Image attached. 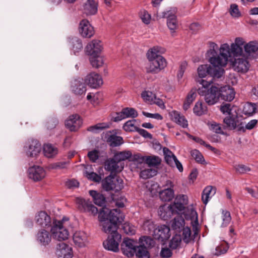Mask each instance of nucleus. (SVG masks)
<instances>
[{
  "instance_id": "obj_48",
  "label": "nucleus",
  "mask_w": 258,
  "mask_h": 258,
  "mask_svg": "<svg viewBox=\"0 0 258 258\" xmlns=\"http://www.w3.org/2000/svg\"><path fill=\"white\" fill-rule=\"evenodd\" d=\"M135 253L138 258L150 257V254L148 249L140 245L137 246V250Z\"/></svg>"
},
{
  "instance_id": "obj_56",
  "label": "nucleus",
  "mask_w": 258,
  "mask_h": 258,
  "mask_svg": "<svg viewBox=\"0 0 258 258\" xmlns=\"http://www.w3.org/2000/svg\"><path fill=\"white\" fill-rule=\"evenodd\" d=\"M122 110L126 118H135L138 115L137 111L133 108L126 107L122 109Z\"/></svg>"
},
{
  "instance_id": "obj_18",
  "label": "nucleus",
  "mask_w": 258,
  "mask_h": 258,
  "mask_svg": "<svg viewBox=\"0 0 258 258\" xmlns=\"http://www.w3.org/2000/svg\"><path fill=\"white\" fill-rule=\"evenodd\" d=\"M52 233L45 229L39 230L36 235V239L41 245L46 246L49 245L52 240Z\"/></svg>"
},
{
  "instance_id": "obj_55",
  "label": "nucleus",
  "mask_w": 258,
  "mask_h": 258,
  "mask_svg": "<svg viewBox=\"0 0 258 258\" xmlns=\"http://www.w3.org/2000/svg\"><path fill=\"white\" fill-rule=\"evenodd\" d=\"M182 239L183 241L186 243H189L192 239L191 237V230L190 228L188 227H183L182 229Z\"/></svg>"
},
{
  "instance_id": "obj_38",
  "label": "nucleus",
  "mask_w": 258,
  "mask_h": 258,
  "mask_svg": "<svg viewBox=\"0 0 258 258\" xmlns=\"http://www.w3.org/2000/svg\"><path fill=\"white\" fill-rule=\"evenodd\" d=\"M110 125V123L109 122L98 123L88 127L87 131L92 133H97L103 130L109 128Z\"/></svg>"
},
{
  "instance_id": "obj_10",
  "label": "nucleus",
  "mask_w": 258,
  "mask_h": 258,
  "mask_svg": "<svg viewBox=\"0 0 258 258\" xmlns=\"http://www.w3.org/2000/svg\"><path fill=\"white\" fill-rule=\"evenodd\" d=\"M41 146L36 140L29 141L24 147V151L28 157H36L40 153Z\"/></svg>"
},
{
  "instance_id": "obj_62",
  "label": "nucleus",
  "mask_w": 258,
  "mask_h": 258,
  "mask_svg": "<svg viewBox=\"0 0 258 258\" xmlns=\"http://www.w3.org/2000/svg\"><path fill=\"white\" fill-rule=\"evenodd\" d=\"M100 156L99 151L94 149L88 153V157L89 160L93 163H95L98 159Z\"/></svg>"
},
{
  "instance_id": "obj_37",
  "label": "nucleus",
  "mask_w": 258,
  "mask_h": 258,
  "mask_svg": "<svg viewBox=\"0 0 258 258\" xmlns=\"http://www.w3.org/2000/svg\"><path fill=\"white\" fill-rule=\"evenodd\" d=\"M107 141L109 143L110 146L112 147L119 146L123 143V139L120 136L112 134L109 135Z\"/></svg>"
},
{
  "instance_id": "obj_2",
  "label": "nucleus",
  "mask_w": 258,
  "mask_h": 258,
  "mask_svg": "<svg viewBox=\"0 0 258 258\" xmlns=\"http://www.w3.org/2000/svg\"><path fill=\"white\" fill-rule=\"evenodd\" d=\"M210 47L211 48L208 51L207 54L209 57V61L212 65V67L223 69L221 68L227 64L229 57V45L227 43L222 44L219 48V54L216 51L218 48L216 43L210 42Z\"/></svg>"
},
{
  "instance_id": "obj_21",
  "label": "nucleus",
  "mask_w": 258,
  "mask_h": 258,
  "mask_svg": "<svg viewBox=\"0 0 258 258\" xmlns=\"http://www.w3.org/2000/svg\"><path fill=\"white\" fill-rule=\"evenodd\" d=\"M56 254L58 258H72V249L63 242L59 243L57 245Z\"/></svg>"
},
{
  "instance_id": "obj_6",
  "label": "nucleus",
  "mask_w": 258,
  "mask_h": 258,
  "mask_svg": "<svg viewBox=\"0 0 258 258\" xmlns=\"http://www.w3.org/2000/svg\"><path fill=\"white\" fill-rule=\"evenodd\" d=\"M53 237L58 240L63 241L68 238L69 232L62 222L53 221V225L51 228Z\"/></svg>"
},
{
  "instance_id": "obj_32",
  "label": "nucleus",
  "mask_w": 258,
  "mask_h": 258,
  "mask_svg": "<svg viewBox=\"0 0 258 258\" xmlns=\"http://www.w3.org/2000/svg\"><path fill=\"white\" fill-rule=\"evenodd\" d=\"M90 195L93 198L94 203L100 207H103L105 205L106 199L103 195L97 192L96 191L91 190L89 191Z\"/></svg>"
},
{
  "instance_id": "obj_46",
  "label": "nucleus",
  "mask_w": 258,
  "mask_h": 258,
  "mask_svg": "<svg viewBox=\"0 0 258 258\" xmlns=\"http://www.w3.org/2000/svg\"><path fill=\"white\" fill-rule=\"evenodd\" d=\"M245 51L250 54L254 53L258 50V42L256 41H250L244 45Z\"/></svg>"
},
{
  "instance_id": "obj_39",
  "label": "nucleus",
  "mask_w": 258,
  "mask_h": 258,
  "mask_svg": "<svg viewBox=\"0 0 258 258\" xmlns=\"http://www.w3.org/2000/svg\"><path fill=\"white\" fill-rule=\"evenodd\" d=\"M91 64L93 68H98L104 64L103 57L100 54L90 56L89 58Z\"/></svg>"
},
{
  "instance_id": "obj_54",
  "label": "nucleus",
  "mask_w": 258,
  "mask_h": 258,
  "mask_svg": "<svg viewBox=\"0 0 258 258\" xmlns=\"http://www.w3.org/2000/svg\"><path fill=\"white\" fill-rule=\"evenodd\" d=\"M181 238L180 235H174L169 242V247L172 249H176L180 244Z\"/></svg>"
},
{
  "instance_id": "obj_5",
  "label": "nucleus",
  "mask_w": 258,
  "mask_h": 258,
  "mask_svg": "<svg viewBox=\"0 0 258 258\" xmlns=\"http://www.w3.org/2000/svg\"><path fill=\"white\" fill-rule=\"evenodd\" d=\"M198 73L201 78L209 75L213 78L219 79L223 76L224 70L219 68H212L210 64H203L198 68Z\"/></svg>"
},
{
  "instance_id": "obj_11",
  "label": "nucleus",
  "mask_w": 258,
  "mask_h": 258,
  "mask_svg": "<svg viewBox=\"0 0 258 258\" xmlns=\"http://www.w3.org/2000/svg\"><path fill=\"white\" fill-rule=\"evenodd\" d=\"M77 203L78 205L79 209L81 212L88 213L93 216H95L98 213V209L89 201L78 198L77 199Z\"/></svg>"
},
{
  "instance_id": "obj_60",
  "label": "nucleus",
  "mask_w": 258,
  "mask_h": 258,
  "mask_svg": "<svg viewBox=\"0 0 258 258\" xmlns=\"http://www.w3.org/2000/svg\"><path fill=\"white\" fill-rule=\"evenodd\" d=\"M222 215L223 223L222 225L226 227L231 220L230 213L228 211L223 210Z\"/></svg>"
},
{
  "instance_id": "obj_52",
  "label": "nucleus",
  "mask_w": 258,
  "mask_h": 258,
  "mask_svg": "<svg viewBox=\"0 0 258 258\" xmlns=\"http://www.w3.org/2000/svg\"><path fill=\"white\" fill-rule=\"evenodd\" d=\"M185 216L186 219L192 220L195 218H198V214L196 211L193 208L188 207L185 208V210L183 213H182Z\"/></svg>"
},
{
  "instance_id": "obj_30",
  "label": "nucleus",
  "mask_w": 258,
  "mask_h": 258,
  "mask_svg": "<svg viewBox=\"0 0 258 258\" xmlns=\"http://www.w3.org/2000/svg\"><path fill=\"white\" fill-rule=\"evenodd\" d=\"M97 6L94 0H87L84 5V13L86 15H95L97 12Z\"/></svg>"
},
{
  "instance_id": "obj_8",
  "label": "nucleus",
  "mask_w": 258,
  "mask_h": 258,
  "mask_svg": "<svg viewBox=\"0 0 258 258\" xmlns=\"http://www.w3.org/2000/svg\"><path fill=\"white\" fill-rule=\"evenodd\" d=\"M149 61V64L146 67V72L148 73L157 74L166 67V61L162 56H159L156 59Z\"/></svg>"
},
{
  "instance_id": "obj_3",
  "label": "nucleus",
  "mask_w": 258,
  "mask_h": 258,
  "mask_svg": "<svg viewBox=\"0 0 258 258\" xmlns=\"http://www.w3.org/2000/svg\"><path fill=\"white\" fill-rule=\"evenodd\" d=\"M199 83L202 85L198 89V93L201 96H204L205 102L209 105L216 104L219 100L218 87L212 85L213 81H207L201 79Z\"/></svg>"
},
{
  "instance_id": "obj_61",
  "label": "nucleus",
  "mask_w": 258,
  "mask_h": 258,
  "mask_svg": "<svg viewBox=\"0 0 258 258\" xmlns=\"http://www.w3.org/2000/svg\"><path fill=\"white\" fill-rule=\"evenodd\" d=\"M256 107L254 104L252 103H248L243 108V112L245 114L251 115H252L255 111Z\"/></svg>"
},
{
  "instance_id": "obj_47",
  "label": "nucleus",
  "mask_w": 258,
  "mask_h": 258,
  "mask_svg": "<svg viewBox=\"0 0 258 258\" xmlns=\"http://www.w3.org/2000/svg\"><path fill=\"white\" fill-rule=\"evenodd\" d=\"M229 57L232 56L234 57L241 56L243 54V48H241L232 43L231 48L229 47Z\"/></svg>"
},
{
  "instance_id": "obj_25",
  "label": "nucleus",
  "mask_w": 258,
  "mask_h": 258,
  "mask_svg": "<svg viewBox=\"0 0 258 258\" xmlns=\"http://www.w3.org/2000/svg\"><path fill=\"white\" fill-rule=\"evenodd\" d=\"M169 115L170 119L173 122L176 123L179 125L183 128H186L188 126L187 121L184 116L181 114L179 112L173 110L170 112Z\"/></svg>"
},
{
  "instance_id": "obj_15",
  "label": "nucleus",
  "mask_w": 258,
  "mask_h": 258,
  "mask_svg": "<svg viewBox=\"0 0 258 258\" xmlns=\"http://www.w3.org/2000/svg\"><path fill=\"white\" fill-rule=\"evenodd\" d=\"M153 235L155 238L161 241L167 240L171 235L170 228L165 225L158 226L154 230Z\"/></svg>"
},
{
  "instance_id": "obj_59",
  "label": "nucleus",
  "mask_w": 258,
  "mask_h": 258,
  "mask_svg": "<svg viewBox=\"0 0 258 258\" xmlns=\"http://www.w3.org/2000/svg\"><path fill=\"white\" fill-rule=\"evenodd\" d=\"M191 155L197 162L201 164L205 162V159L203 156L198 150H194L191 151Z\"/></svg>"
},
{
  "instance_id": "obj_64",
  "label": "nucleus",
  "mask_w": 258,
  "mask_h": 258,
  "mask_svg": "<svg viewBox=\"0 0 258 258\" xmlns=\"http://www.w3.org/2000/svg\"><path fill=\"white\" fill-rule=\"evenodd\" d=\"M86 177L88 179L95 182H99L101 179V176L94 172H86Z\"/></svg>"
},
{
  "instance_id": "obj_12",
  "label": "nucleus",
  "mask_w": 258,
  "mask_h": 258,
  "mask_svg": "<svg viewBox=\"0 0 258 258\" xmlns=\"http://www.w3.org/2000/svg\"><path fill=\"white\" fill-rule=\"evenodd\" d=\"M83 120L77 114H72L66 120L65 125L71 132H77L82 126Z\"/></svg>"
},
{
  "instance_id": "obj_24",
  "label": "nucleus",
  "mask_w": 258,
  "mask_h": 258,
  "mask_svg": "<svg viewBox=\"0 0 258 258\" xmlns=\"http://www.w3.org/2000/svg\"><path fill=\"white\" fill-rule=\"evenodd\" d=\"M169 115L170 119L173 122L176 123L179 125L183 128H186L188 126L187 121L184 116L181 114L179 112L173 110L170 112Z\"/></svg>"
},
{
  "instance_id": "obj_22",
  "label": "nucleus",
  "mask_w": 258,
  "mask_h": 258,
  "mask_svg": "<svg viewBox=\"0 0 258 258\" xmlns=\"http://www.w3.org/2000/svg\"><path fill=\"white\" fill-rule=\"evenodd\" d=\"M102 49L101 42L93 40L85 48L86 53L90 56L100 54Z\"/></svg>"
},
{
  "instance_id": "obj_36",
  "label": "nucleus",
  "mask_w": 258,
  "mask_h": 258,
  "mask_svg": "<svg viewBox=\"0 0 258 258\" xmlns=\"http://www.w3.org/2000/svg\"><path fill=\"white\" fill-rule=\"evenodd\" d=\"M145 157L142 156L140 154L138 153L131 155L129 160L133 162V163L136 165L138 168H141L142 164H145Z\"/></svg>"
},
{
  "instance_id": "obj_40",
  "label": "nucleus",
  "mask_w": 258,
  "mask_h": 258,
  "mask_svg": "<svg viewBox=\"0 0 258 258\" xmlns=\"http://www.w3.org/2000/svg\"><path fill=\"white\" fill-rule=\"evenodd\" d=\"M131 155L132 153L129 151H122L115 154L113 158L118 162H119L121 164H124L123 161L127 159L129 160V158L131 157Z\"/></svg>"
},
{
  "instance_id": "obj_42",
  "label": "nucleus",
  "mask_w": 258,
  "mask_h": 258,
  "mask_svg": "<svg viewBox=\"0 0 258 258\" xmlns=\"http://www.w3.org/2000/svg\"><path fill=\"white\" fill-rule=\"evenodd\" d=\"M112 180L113 182V186L114 191H119L123 187V180L119 176L116 175H112Z\"/></svg>"
},
{
  "instance_id": "obj_44",
  "label": "nucleus",
  "mask_w": 258,
  "mask_h": 258,
  "mask_svg": "<svg viewBox=\"0 0 258 258\" xmlns=\"http://www.w3.org/2000/svg\"><path fill=\"white\" fill-rule=\"evenodd\" d=\"M113 183V182L111 174H110L109 176L105 177V178L102 181V185L103 189L107 191L114 190Z\"/></svg>"
},
{
  "instance_id": "obj_26",
  "label": "nucleus",
  "mask_w": 258,
  "mask_h": 258,
  "mask_svg": "<svg viewBox=\"0 0 258 258\" xmlns=\"http://www.w3.org/2000/svg\"><path fill=\"white\" fill-rule=\"evenodd\" d=\"M158 214L160 218L164 220H168L175 213L171 205H163L159 208Z\"/></svg>"
},
{
  "instance_id": "obj_28",
  "label": "nucleus",
  "mask_w": 258,
  "mask_h": 258,
  "mask_svg": "<svg viewBox=\"0 0 258 258\" xmlns=\"http://www.w3.org/2000/svg\"><path fill=\"white\" fill-rule=\"evenodd\" d=\"M70 47L74 54L77 55L83 49V44L81 40L76 37L70 38Z\"/></svg>"
},
{
  "instance_id": "obj_57",
  "label": "nucleus",
  "mask_w": 258,
  "mask_h": 258,
  "mask_svg": "<svg viewBox=\"0 0 258 258\" xmlns=\"http://www.w3.org/2000/svg\"><path fill=\"white\" fill-rule=\"evenodd\" d=\"M236 171L239 174H245L251 171V168L243 164H236L234 166Z\"/></svg>"
},
{
  "instance_id": "obj_20",
  "label": "nucleus",
  "mask_w": 258,
  "mask_h": 258,
  "mask_svg": "<svg viewBox=\"0 0 258 258\" xmlns=\"http://www.w3.org/2000/svg\"><path fill=\"white\" fill-rule=\"evenodd\" d=\"M79 30L80 33L83 37L91 38L94 34V28L86 19L80 22Z\"/></svg>"
},
{
  "instance_id": "obj_34",
  "label": "nucleus",
  "mask_w": 258,
  "mask_h": 258,
  "mask_svg": "<svg viewBox=\"0 0 258 258\" xmlns=\"http://www.w3.org/2000/svg\"><path fill=\"white\" fill-rule=\"evenodd\" d=\"M185 221L181 215H178L174 218L171 224L173 229L180 231L184 226Z\"/></svg>"
},
{
  "instance_id": "obj_14",
  "label": "nucleus",
  "mask_w": 258,
  "mask_h": 258,
  "mask_svg": "<svg viewBox=\"0 0 258 258\" xmlns=\"http://www.w3.org/2000/svg\"><path fill=\"white\" fill-rule=\"evenodd\" d=\"M35 221L37 225L43 228L51 226V219L50 216L45 211H39L36 214Z\"/></svg>"
},
{
  "instance_id": "obj_19",
  "label": "nucleus",
  "mask_w": 258,
  "mask_h": 258,
  "mask_svg": "<svg viewBox=\"0 0 258 258\" xmlns=\"http://www.w3.org/2000/svg\"><path fill=\"white\" fill-rule=\"evenodd\" d=\"M45 174L44 169L39 166H33L28 169L29 177L34 181L42 180L45 177Z\"/></svg>"
},
{
  "instance_id": "obj_16",
  "label": "nucleus",
  "mask_w": 258,
  "mask_h": 258,
  "mask_svg": "<svg viewBox=\"0 0 258 258\" xmlns=\"http://www.w3.org/2000/svg\"><path fill=\"white\" fill-rule=\"evenodd\" d=\"M219 99L231 102L235 98V92L234 89L229 85H225L220 88L218 87Z\"/></svg>"
},
{
  "instance_id": "obj_23",
  "label": "nucleus",
  "mask_w": 258,
  "mask_h": 258,
  "mask_svg": "<svg viewBox=\"0 0 258 258\" xmlns=\"http://www.w3.org/2000/svg\"><path fill=\"white\" fill-rule=\"evenodd\" d=\"M169 185V187L162 190L159 192V197L160 199L164 202H169L171 201L174 197V191L173 189L174 184L170 180L167 181L166 185Z\"/></svg>"
},
{
  "instance_id": "obj_33",
  "label": "nucleus",
  "mask_w": 258,
  "mask_h": 258,
  "mask_svg": "<svg viewBox=\"0 0 258 258\" xmlns=\"http://www.w3.org/2000/svg\"><path fill=\"white\" fill-rule=\"evenodd\" d=\"M43 151L44 156L47 158H52L58 153L57 148L51 144L44 145Z\"/></svg>"
},
{
  "instance_id": "obj_49",
  "label": "nucleus",
  "mask_w": 258,
  "mask_h": 258,
  "mask_svg": "<svg viewBox=\"0 0 258 258\" xmlns=\"http://www.w3.org/2000/svg\"><path fill=\"white\" fill-rule=\"evenodd\" d=\"M157 171L155 169L148 168L142 170L140 172V176L143 179H148L157 174Z\"/></svg>"
},
{
  "instance_id": "obj_50",
  "label": "nucleus",
  "mask_w": 258,
  "mask_h": 258,
  "mask_svg": "<svg viewBox=\"0 0 258 258\" xmlns=\"http://www.w3.org/2000/svg\"><path fill=\"white\" fill-rule=\"evenodd\" d=\"M160 48L158 46H154L153 48L150 49L147 53V56L149 60L156 59L159 56H161L158 54L159 52Z\"/></svg>"
},
{
  "instance_id": "obj_27",
  "label": "nucleus",
  "mask_w": 258,
  "mask_h": 258,
  "mask_svg": "<svg viewBox=\"0 0 258 258\" xmlns=\"http://www.w3.org/2000/svg\"><path fill=\"white\" fill-rule=\"evenodd\" d=\"M71 90L75 95H82L85 94L86 87L85 84L81 81L75 80L72 82Z\"/></svg>"
},
{
  "instance_id": "obj_1",
  "label": "nucleus",
  "mask_w": 258,
  "mask_h": 258,
  "mask_svg": "<svg viewBox=\"0 0 258 258\" xmlns=\"http://www.w3.org/2000/svg\"><path fill=\"white\" fill-rule=\"evenodd\" d=\"M124 218L123 214L118 209L109 210L103 207L98 213V219L102 223L103 231L110 234L103 243L105 249L115 252L119 251L121 236L117 232V229Z\"/></svg>"
},
{
  "instance_id": "obj_41",
  "label": "nucleus",
  "mask_w": 258,
  "mask_h": 258,
  "mask_svg": "<svg viewBox=\"0 0 258 258\" xmlns=\"http://www.w3.org/2000/svg\"><path fill=\"white\" fill-rule=\"evenodd\" d=\"M161 159L158 156H146L145 164H147L149 167H156L160 164Z\"/></svg>"
},
{
  "instance_id": "obj_13",
  "label": "nucleus",
  "mask_w": 258,
  "mask_h": 258,
  "mask_svg": "<svg viewBox=\"0 0 258 258\" xmlns=\"http://www.w3.org/2000/svg\"><path fill=\"white\" fill-rule=\"evenodd\" d=\"M123 168L124 164L118 162L113 157L107 159L104 162L105 169L109 171L111 175H116L117 173L121 172Z\"/></svg>"
},
{
  "instance_id": "obj_58",
  "label": "nucleus",
  "mask_w": 258,
  "mask_h": 258,
  "mask_svg": "<svg viewBox=\"0 0 258 258\" xmlns=\"http://www.w3.org/2000/svg\"><path fill=\"white\" fill-rule=\"evenodd\" d=\"M139 15L140 18L144 23L149 24L150 23L151 17L146 10H141Z\"/></svg>"
},
{
  "instance_id": "obj_9",
  "label": "nucleus",
  "mask_w": 258,
  "mask_h": 258,
  "mask_svg": "<svg viewBox=\"0 0 258 258\" xmlns=\"http://www.w3.org/2000/svg\"><path fill=\"white\" fill-rule=\"evenodd\" d=\"M137 243L133 239L124 238L121 244V250L122 253L128 257L133 256L137 250Z\"/></svg>"
},
{
  "instance_id": "obj_29",
  "label": "nucleus",
  "mask_w": 258,
  "mask_h": 258,
  "mask_svg": "<svg viewBox=\"0 0 258 258\" xmlns=\"http://www.w3.org/2000/svg\"><path fill=\"white\" fill-rule=\"evenodd\" d=\"M248 61L243 58H235L234 66L238 72H246L249 69Z\"/></svg>"
},
{
  "instance_id": "obj_63",
  "label": "nucleus",
  "mask_w": 258,
  "mask_h": 258,
  "mask_svg": "<svg viewBox=\"0 0 258 258\" xmlns=\"http://www.w3.org/2000/svg\"><path fill=\"white\" fill-rule=\"evenodd\" d=\"M229 12L233 17L238 18L241 15L238 6L236 4L231 5Z\"/></svg>"
},
{
  "instance_id": "obj_43",
  "label": "nucleus",
  "mask_w": 258,
  "mask_h": 258,
  "mask_svg": "<svg viewBox=\"0 0 258 258\" xmlns=\"http://www.w3.org/2000/svg\"><path fill=\"white\" fill-rule=\"evenodd\" d=\"M194 113L197 116H201L207 113L208 110L206 106H204L201 102L198 101L194 108Z\"/></svg>"
},
{
  "instance_id": "obj_51",
  "label": "nucleus",
  "mask_w": 258,
  "mask_h": 258,
  "mask_svg": "<svg viewBox=\"0 0 258 258\" xmlns=\"http://www.w3.org/2000/svg\"><path fill=\"white\" fill-rule=\"evenodd\" d=\"M136 121L134 119L127 121L123 126V130L126 132H137L139 127L135 126Z\"/></svg>"
},
{
  "instance_id": "obj_31",
  "label": "nucleus",
  "mask_w": 258,
  "mask_h": 258,
  "mask_svg": "<svg viewBox=\"0 0 258 258\" xmlns=\"http://www.w3.org/2000/svg\"><path fill=\"white\" fill-rule=\"evenodd\" d=\"M73 240L79 247L84 246L87 241L86 234L82 231L76 232L73 235Z\"/></svg>"
},
{
  "instance_id": "obj_35",
  "label": "nucleus",
  "mask_w": 258,
  "mask_h": 258,
  "mask_svg": "<svg viewBox=\"0 0 258 258\" xmlns=\"http://www.w3.org/2000/svg\"><path fill=\"white\" fill-rule=\"evenodd\" d=\"M155 245V241L149 236H143L139 239V245L148 249L153 247Z\"/></svg>"
},
{
  "instance_id": "obj_53",
  "label": "nucleus",
  "mask_w": 258,
  "mask_h": 258,
  "mask_svg": "<svg viewBox=\"0 0 258 258\" xmlns=\"http://www.w3.org/2000/svg\"><path fill=\"white\" fill-rule=\"evenodd\" d=\"M213 188L212 186H208L203 190L202 195V200L204 204L206 205L208 203Z\"/></svg>"
},
{
  "instance_id": "obj_45",
  "label": "nucleus",
  "mask_w": 258,
  "mask_h": 258,
  "mask_svg": "<svg viewBox=\"0 0 258 258\" xmlns=\"http://www.w3.org/2000/svg\"><path fill=\"white\" fill-rule=\"evenodd\" d=\"M178 199H175L174 202L173 204L170 205L173 210L175 214H182L186 208L183 204L178 202L179 200Z\"/></svg>"
},
{
  "instance_id": "obj_17",
  "label": "nucleus",
  "mask_w": 258,
  "mask_h": 258,
  "mask_svg": "<svg viewBox=\"0 0 258 258\" xmlns=\"http://www.w3.org/2000/svg\"><path fill=\"white\" fill-rule=\"evenodd\" d=\"M85 83L92 88H98L103 84L101 76L97 73L92 72L87 75Z\"/></svg>"
},
{
  "instance_id": "obj_7",
  "label": "nucleus",
  "mask_w": 258,
  "mask_h": 258,
  "mask_svg": "<svg viewBox=\"0 0 258 258\" xmlns=\"http://www.w3.org/2000/svg\"><path fill=\"white\" fill-rule=\"evenodd\" d=\"M176 11V8L171 9L163 12L161 15V18L167 19V25L171 33H174L178 27Z\"/></svg>"
},
{
  "instance_id": "obj_4",
  "label": "nucleus",
  "mask_w": 258,
  "mask_h": 258,
  "mask_svg": "<svg viewBox=\"0 0 258 258\" xmlns=\"http://www.w3.org/2000/svg\"><path fill=\"white\" fill-rule=\"evenodd\" d=\"M242 120V118L237 114H231L224 118L223 122L229 130L236 129L238 132H245V122Z\"/></svg>"
}]
</instances>
